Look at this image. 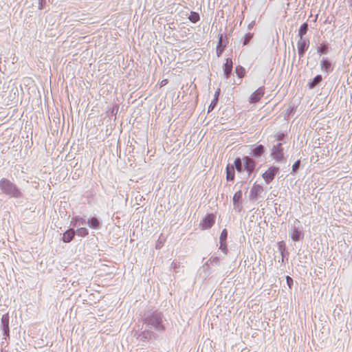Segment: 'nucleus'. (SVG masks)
<instances>
[{"mask_svg": "<svg viewBox=\"0 0 352 352\" xmlns=\"http://www.w3.org/2000/svg\"><path fill=\"white\" fill-rule=\"evenodd\" d=\"M142 322L148 327L154 330L163 332L166 328L164 324V314L157 310H149L144 313Z\"/></svg>", "mask_w": 352, "mask_h": 352, "instance_id": "nucleus-1", "label": "nucleus"}, {"mask_svg": "<svg viewBox=\"0 0 352 352\" xmlns=\"http://www.w3.org/2000/svg\"><path fill=\"white\" fill-rule=\"evenodd\" d=\"M1 192L10 198L17 199L23 197L22 192L16 185L6 179H1Z\"/></svg>", "mask_w": 352, "mask_h": 352, "instance_id": "nucleus-2", "label": "nucleus"}, {"mask_svg": "<svg viewBox=\"0 0 352 352\" xmlns=\"http://www.w3.org/2000/svg\"><path fill=\"white\" fill-rule=\"evenodd\" d=\"M220 264L221 258L219 256H216L215 254L211 256V257L203 265L206 278L212 273V267L219 266Z\"/></svg>", "mask_w": 352, "mask_h": 352, "instance_id": "nucleus-3", "label": "nucleus"}, {"mask_svg": "<svg viewBox=\"0 0 352 352\" xmlns=\"http://www.w3.org/2000/svg\"><path fill=\"white\" fill-rule=\"evenodd\" d=\"M279 171L280 169L278 167L272 166L269 167L261 176L266 184H269L274 179L276 175L279 173Z\"/></svg>", "mask_w": 352, "mask_h": 352, "instance_id": "nucleus-4", "label": "nucleus"}, {"mask_svg": "<svg viewBox=\"0 0 352 352\" xmlns=\"http://www.w3.org/2000/svg\"><path fill=\"white\" fill-rule=\"evenodd\" d=\"M256 166V162L252 157L250 156L243 157V169H244V171L247 172L248 176H250L254 171Z\"/></svg>", "mask_w": 352, "mask_h": 352, "instance_id": "nucleus-5", "label": "nucleus"}, {"mask_svg": "<svg viewBox=\"0 0 352 352\" xmlns=\"http://www.w3.org/2000/svg\"><path fill=\"white\" fill-rule=\"evenodd\" d=\"M271 156L276 162H281L283 160L284 153L282 143L278 142L273 146L272 148Z\"/></svg>", "mask_w": 352, "mask_h": 352, "instance_id": "nucleus-6", "label": "nucleus"}, {"mask_svg": "<svg viewBox=\"0 0 352 352\" xmlns=\"http://www.w3.org/2000/svg\"><path fill=\"white\" fill-rule=\"evenodd\" d=\"M310 45V41L308 38H299L297 41V49L299 57L304 56L306 51L308 50Z\"/></svg>", "mask_w": 352, "mask_h": 352, "instance_id": "nucleus-7", "label": "nucleus"}, {"mask_svg": "<svg viewBox=\"0 0 352 352\" xmlns=\"http://www.w3.org/2000/svg\"><path fill=\"white\" fill-rule=\"evenodd\" d=\"M289 234L292 239L294 241H299L304 238V232L302 226L295 227L293 226L289 230Z\"/></svg>", "mask_w": 352, "mask_h": 352, "instance_id": "nucleus-8", "label": "nucleus"}, {"mask_svg": "<svg viewBox=\"0 0 352 352\" xmlns=\"http://www.w3.org/2000/svg\"><path fill=\"white\" fill-rule=\"evenodd\" d=\"M264 191L263 187L260 184H254L252 186L249 199L251 201H256L258 199L259 195H261Z\"/></svg>", "mask_w": 352, "mask_h": 352, "instance_id": "nucleus-9", "label": "nucleus"}, {"mask_svg": "<svg viewBox=\"0 0 352 352\" xmlns=\"http://www.w3.org/2000/svg\"><path fill=\"white\" fill-rule=\"evenodd\" d=\"M215 223V216L213 214H208L200 222L203 230L210 228Z\"/></svg>", "mask_w": 352, "mask_h": 352, "instance_id": "nucleus-10", "label": "nucleus"}, {"mask_svg": "<svg viewBox=\"0 0 352 352\" xmlns=\"http://www.w3.org/2000/svg\"><path fill=\"white\" fill-rule=\"evenodd\" d=\"M219 37V41L218 44L217 45V56L219 57L222 53L223 52L225 48L226 47L228 41L226 36H223V34H221L218 35Z\"/></svg>", "mask_w": 352, "mask_h": 352, "instance_id": "nucleus-11", "label": "nucleus"}, {"mask_svg": "<svg viewBox=\"0 0 352 352\" xmlns=\"http://www.w3.org/2000/svg\"><path fill=\"white\" fill-rule=\"evenodd\" d=\"M320 67L321 71L326 73L327 75L332 72L334 68L331 61L327 58L324 57L320 60Z\"/></svg>", "mask_w": 352, "mask_h": 352, "instance_id": "nucleus-12", "label": "nucleus"}, {"mask_svg": "<svg viewBox=\"0 0 352 352\" xmlns=\"http://www.w3.org/2000/svg\"><path fill=\"white\" fill-rule=\"evenodd\" d=\"M1 329L3 330V339L6 340L9 337V316L8 314H3L1 316Z\"/></svg>", "mask_w": 352, "mask_h": 352, "instance_id": "nucleus-13", "label": "nucleus"}, {"mask_svg": "<svg viewBox=\"0 0 352 352\" xmlns=\"http://www.w3.org/2000/svg\"><path fill=\"white\" fill-rule=\"evenodd\" d=\"M265 94L264 87H258L250 96L249 102L250 103H256L258 102Z\"/></svg>", "mask_w": 352, "mask_h": 352, "instance_id": "nucleus-14", "label": "nucleus"}, {"mask_svg": "<svg viewBox=\"0 0 352 352\" xmlns=\"http://www.w3.org/2000/svg\"><path fill=\"white\" fill-rule=\"evenodd\" d=\"M252 146L253 148H252L250 154L252 157L258 158L261 157L265 152V146L262 144Z\"/></svg>", "mask_w": 352, "mask_h": 352, "instance_id": "nucleus-15", "label": "nucleus"}, {"mask_svg": "<svg viewBox=\"0 0 352 352\" xmlns=\"http://www.w3.org/2000/svg\"><path fill=\"white\" fill-rule=\"evenodd\" d=\"M233 63L231 58H228L226 60V63L223 66V76L226 78H229L232 71Z\"/></svg>", "mask_w": 352, "mask_h": 352, "instance_id": "nucleus-16", "label": "nucleus"}, {"mask_svg": "<svg viewBox=\"0 0 352 352\" xmlns=\"http://www.w3.org/2000/svg\"><path fill=\"white\" fill-rule=\"evenodd\" d=\"M87 223L88 226L91 228V229H94V230H98L101 228L102 226V222L100 220H99L97 217H91L89 218L88 220H87V222L86 223Z\"/></svg>", "mask_w": 352, "mask_h": 352, "instance_id": "nucleus-17", "label": "nucleus"}, {"mask_svg": "<svg viewBox=\"0 0 352 352\" xmlns=\"http://www.w3.org/2000/svg\"><path fill=\"white\" fill-rule=\"evenodd\" d=\"M317 54L320 56L326 55L330 52V47L327 42L320 43L316 47Z\"/></svg>", "mask_w": 352, "mask_h": 352, "instance_id": "nucleus-18", "label": "nucleus"}, {"mask_svg": "<svg viewBox=\"0 0 352 352\" xmlns=\"http://www.w3.org/2000/svg\"><path fill=\"white\" fill-rule=\"evenodd\" d=\"M76 234V232L73 228H69L63 233V241L64 243L71 242Z\"/></svg>", "mask_w": 352, "mask_h": 352, "instance_id": "nucleus-19", "label": "nucleus"}, {"mask_svg": "<svg viewBox=\"0 0 352 352\" xmlns=\"http://www.w3.org/2000/svg\"><path fill=\"white\" fill-rule=\"evenodd\" d=\"M243 157L241 158L239 157H237L235 158L234 161V169L235 168L237 172L242 173L244 171V169H243Z\"/></svg>", "mask_w": 352, "mask_h": 352, "instance_id": "nucleus-20", "label": "nucleus"}, {"mask_svg": "<svg viewBox=\"0 0 352 352\" xmlns=\"http://www.w3.org/2000/svg\"><path fill=\"white\" fill-rule=\"evenodd\" d=\"M322 80V76L320 74L316 75L314 79L308 82V87L310 89H314L317 85H318Z\"/></svg>", "mask_w": 352, "mask_h": 352, "instance_id": "nucleus-21", "label": "nucleus"}, {"mask_svg": "<svg viewBox=\"0 0 352 352\" xmlns=\"http://www.w3.org/2000/svg\"><path fill=\"white\" fill-rule=\"evenodd\" d=\"M220 94V89H218L214 95V99L211 101L208 108V112L212 111L217 104L218 98Z\"/></svg>", "mask_w": 352, "mask_h": 352, "instance_id": "nucleus-22", "label": "nucleus"}, {"mask_svg": "<svg viewBox=\"0 0 352 352\" xmlns=\"http://www.w3.org/2000/svg\"><path fill=\"white\" fill-rule=\"evenodd\" d=\"M235 173L234 166L227 165L226 167V179L228 181H233L234 179Z\"/></svg>", "mask_w": 352, "mask_h": 352, "instance_id": "nucleus-23", "label": "nucleus"}, {"mask_svg": "<svg viewBox=\"0 0 352 352\" xmlns=\"http://www.w3.org/2000/svg\"><path fill=\"white\" fill-rule=\"evenodd\" d=\"M308 30H309V25H308L307 22L303 23L300 25V27L298 30V36L299 38H304V36L307 33Z\"/></svg>", "mask_w": 352, "mask_h": 352, "instance_id": "nucleus-24", "label": "nucleus"}, {"mask_svg": "<svg viewBox=\"0 0 352 352\" xmlns=\"http://www.w3.org/2000/svg\"><path fill=\"white\" fill-rule=\"evenodd\" d=\"M86 223L87 222H86L85 219L79 216H76V217L72 218V219L71 221V224L74 225V226L85 225V224H86Z\"/></svg>", "mask_w": 352, "mask_h": 352, "instance_id": "nucleus-25", "label": "nucleus"}, {"mask_svg": "<svg viewBox=\"0 0 352 352\" xmlns=\"http://www.w3.org/2000/svg\"><path fill=\"white\" fill-rule=\"evenodd\" d=\"M151 334H152V332L151 331H148V330L144 331H142L139 334L138 338L142 341H145L146 340H148L151 338Z\"/></svg>", "mask_w": 352, "mask_h": 352, "instance_id": "nucleus-26", "label": "nucleus"}, {"mask_svg": "<svg viewBox=\"0 0 352 352\" xmlns=\"http://www.w3.org/2000/svg\"><path fill=\"white\" fill-rule=\"evenodd\" d=\"M188 19L190 22L195 23L200 20V16L198 12L192 11L188 16Z\"/></svg>", "mask_w": 352, "mask_h": 352, "instance_id": "nucleus-27", "label": "nucleus"}, {"mask_svg": "<svg viewBox=\"0 0 352 352\" xmlns=\"http://www.w3.org/2000/svg\"><path fill=\"white\" fill-rule=\"evenodd\" d=\"M235 72L236 74V76L241 78L244 76L245 74V70L243 67L238 65L235 68Z\"/></svg>", "mask_w": 352, "mask_h": 352, "instance_id": "nucleus-28", "label": "nucleus"}, {"mask_svg": "<svg viewBox=\"0 0 352 352\" xmlns=\"http://www.w3.org/2000/svg\"><path fill=\"white\" fill-rule=\"evenodd\" d=\"M76 234L80 236H86L89 234V231L86 228H80L75 230Z\"/></svg>", "mask_w": 352, "mask_h": 352, "instance_id": "nucleus-29", "label": "nucleus"}, {"mask_svg": "<svg viewBox=\"0 0 352 352\" xmlns=\"http://www.w3.org/2000/svg\"><path fill=\"white\" fill-rule=\"evenodd\" d=\"M242 199V191L241 190L236 191L232 198L233 203L240 202Z\"/></svg>", "mask_w": 352, "mask_h": 352, "instance_id": "nucleus-30", "label": "nucleus"}, {"mask_svg": "<svg viewBox=\"0 0 352 352\" xmlns=\"http://www.w3.org/2000/svg\"><path fill=\"white\" fill-rule=\"evenodd\" d=\"M300 166V160H296L292 166L291 174H295L298 172Z\"/></svg>", "mask_w": 352, "mask_h": 352, "instance_id": "nucleus-31", "label": "nucleus"}, {"mask_svg": "<svg viewBox=\"0 0 352 352\" xmlns=\"http://www.w3.org/2000/svg\"><path fill=\"white\" fill-rule=\"evenodd\" d=\"M278 249L280 254H285V252H286V247H285V243L283 241H279L278 243Z\"/></svg>", "mask_w": 352, "mask_h": 352, "instance_id": "nucleus-32", "label": "nucleus"}, {"mask_svg": "<svg viewBox=\"0 0 352 352\" xmlns=\"http://www.w3.org/2000/svg\"><path fill=\"white\" fill-rule=\"evenodd\" d=\"M219 250H221V252L224 254H227L228 253V248H227V244H226V241H219Z\"/></svg>", "mask_w": 352, "mask_h": 352, "instance_id": "nucleus-33", "label": "nucleus"}, {"mask_svg": "<svg viewBox=\"0 0 352 352\" xmlns=\"http://www.w3.org/2000/svg\"><path fill=\"white\" fill-rule=\"evenodd\" d=\"M253 36V34L252 33H247L243 38V45H246L249 43L250 41L252 39Z\"/></svg>", "mask_w": 352, "mask_h": 352, "instance_id": "nucleus-34", "label": "nucleus"}, {"mask_svg": "<svg viewBox=\"0 0 352 352\" xmlns=\"http://www.w3.org/2000/svg\"><path fill=\"white\" fill-rule=\"evenodd\" d=\"M227 238H228V231L226 228H224L221 232L220 237H219V241H223V242L226 241Z\"/></svg>", "mask_w": 352, "mask_h": 352, "instance_id": "nucleus-35", "label": "nucleus"}, {"mask_svg": "<svg viewBox=\"0 0 352 352\" xmlns=\"http://www.w3.org/2000/svg\"><path fill=\"white\" fill-rule=\"evenodd\" d=\"M234 209L237 212H241L242 210L243 206L241 201L233 203Z\"/></svg>", "mask_w": 352, "mask_h": 352, "instance_id": "nucleus-36", "label": "nucleus"}, {"mask_svg": "<svg viewBox=\"0 0 352 352\" xmlns=\"http://www.w3.org/2000/svg\"><path fill=\"white\" fill-rule=\"evenodd\" d=\"M286 282L288 287L291 289L293 285V279L289 276H286Z\"/></svg>", "mask_w": 352, "mask_h": 352, "instance_id": "nucleus-37", "label": "nucleus"}, {"mask_svg": "<svg viewBox=\"0 0 352 352\" xmlns=\"http://www.w3.org/2000/svg\"><path fill=\"white\" fill-rule=\"evenodd\" d=\"M45 3H46L45 0H38V9L39 10L44 9L45 6Z\"/></svg>", "mask_w": 352, "mask_h": 352, "instance_id": "nucleus-38", "label": "nucleus"}, {"mask_svg": "<svg viewBox=\"0 0 352 352\" xmlns=\"http://www.w3.org/2000/svg\"><path fill=\"white\" fill-rule=\"evenodd\" d=\"M285 135L284 133H282V132H279L276 134V138L278 141H281L284 139Z\"/></svg>", "mask_w": 352, "mask_h": 352, "instance_id": "nucleus-39", "label": "nucleus"}, {"mask_svg": "<svg viewBox=\"0 0 352 352\" xmlns=\"http://www.w3.org/2000/svg\"><path fill=\"white\" fill-rule=\"evenodd\" d=\"M2 135H6V136H9V139L8 140H10L12 136H11V130L9 129L8 128H7L5 131L1 134Z\"/></svg>", "mask_w": 352, "mask_h": 352, "instance_id": "nucleus-40", "label": "nucleus"}, {"mask_svg": "<svg viewBox=\"0 0 352 352\" xmlns=\"http://www.w3.org/2000/svg\"><path fill=\"white\" fill-rule=\"evenodd\" d=\"M177 263L175 262V261H173L171 263L170 267L173 268V269H175V268H177Z\"/></svg>", "mask_w": 352, "mask_h": 352, "instance_id": "nucleus-41", "label": "nucleus"}, {"mask_svg": "<svg viewBox=\"0 0 352 352\" xmlns=\"http://www.w3.org/2000/svg\"><path fill=\"white\" fill-rule=\"evenodd\" d=\"M285 254H281V262H284Z\"/></svg>", "mask_w": 352, "mask_h": 352, "instance_id": "nucleus-42", "label": "nucleus"}, {"mask_svg": "<svg viewBox=\"0 0 352 352\" xmlns=\"http://www.w3.org/2000/svg\"><path fill=\"white\" fill-rule=\"evenodd\" d=\"M166 81V80H162V84H164V82Z\"/></svg>", "mask_w": 352, "mask_h": 352, "instance_id": "nucleus-43", "label": "nucleus"}, {"mask_svg": "<svg viewBox=\"0 0 352 352\" xmlns=\"http://www.w3.org/2000/svg\"><path fill=\"white\" fill-rule=\"evenodd\" d=\"M166 81V80H162V84H164V82Z\"/></svg>", "mask_w": 352, "mask_h": 352, "instance_id": "nucleus-44", "label": "nucleus"}, {"mask_svg": "<svg viewBox=\"0 0 352 352\" xmlns=\"http://www.w3.org/2000/svg\"><path fill=\"white\" fill-rule=\"evenodd\" d=\"M160 248V246H158V244H157L156 245V248L157 249V248Z\"/></svg>", "mask_w": 352, "mask_h": 352, "instance_id": "nucleus-45", "label": "nucleus"}, {"mask_svg": "<svg viewBox=\"0 0 352 352\" xmlns=\"http://www.w3.org/2000/svg\"><path fill=\"white\" fill-rule=\"evenodd\" d=\"M4 150H5V148H3L1 149V153H3Z\"/></svg>", "mask_w": 352, "mask_h": 352, "instance_id": "nucleus-46", "label": "nucleus"}, {"mask_svg": "<svg viewBox=\"0 0 352 352\" xmlns=\"http://www.w3.org/2000/svg\"><path fill=\"white\" fill-rule=\"evenodd\" d=\"M296 221V222H297V223H300V221H299L298 219H296V221Z\"/></svg>", "mask_w": 352, "mask_h": 352, "instance_id": "nucleus-47", "label": "nucleus"}, {"mask_svg": "<svg viewBox=\"0 0 352 352\" xmlns=\"http://www.w3.org/2000/svg\"><path fill=\"white\" fill-rule=\"evenodd\" d=\"M1 352H3V351H1Z\"/></svg>", "mask_w": 352, "mask_h": 352, "instance_id": "nucleus-48", "label": "nucleus"}]
</instances>
